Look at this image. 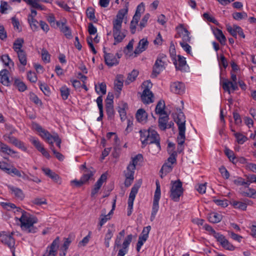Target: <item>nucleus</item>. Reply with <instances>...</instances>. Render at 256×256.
I'll return each instance as SVG.
<instances>
[{"label":"nucleus","instance_id":"f257e3e1","mask_svg":"<svg viewBox=\"0 0 256 256\" xmlns=\"http://www.w3.org/2000/svg\"><path fill=\"white\" fill-rule=\"evenodd\" d=\"M140 133L143 146L150 144V150L153 154L158 153L160 150V137L155 130L151 128L143 130H140Z\"/></svg>","mask_w":256,"mask_h":256},{"label":"nucleus","instance_id":"f03ea898","mask_svg":"<svg viewBox=\"0 0 256 256\" xmlns=\"http://www.w3.org/2000/svg\"><path fill=\"white\" fill-rule=\"evenodd\" d=\"M180 112L177 114V117L175 119V122L178 126V135L177 137L178 148L177 151L180 153L184 149V144L186 140V118L184 113Z\"/></svg>","mask_w":256,"mask_h":256},{"label":"nucleus","instance_id":"7ed1b4c3","mask_svg":"<svg viewBox=\"0 0 256 256\" xmlns=\"http://www.w3.org/2000/svg\"><path fill=\"white\" fill-rule=\"evenodd\" d=\"M171 188L170 190V198L176 202L180 201V197L183 194L184 189L182 182L178 180L175 181H171Z\"/></svg>","mask_w":256,"mask_h":256},{"label":"nucleus","instance_id":"20e7f679","mask_svg":"<svg viewBox=\"0 0 256 256\" xmlns=\"http://www.w3.org/2000/svg\"><path fill=\"white\" fill-rule=\"evenodd\" d=\"M166 56L164 54H160L152 67V71L151 74L152 78H156L160 73L166 68Z\"/></svg>","mask_w":256,"mask_h":256},{"label":"nucleus","instance_id":"39448f33","mask_svg":"<svg viewBox=\"0 0 256 256\" xmlns=\"http://www.w3.org/2000/svg\"><path fill=\"white\" fill-rule=\"evenodd\" d=\"M14 212L16 214L21 213L22 216L18 218L20 224H34L38 222V218L34 215L30 214L19 207L14 208Z\"/></svg>","mask_w":256,"mask_h":256},{"label":"nucleus","instance_id":"423d86ee","mask_svg":"<svg viewBox=\"0 0 256 256\" xmlns=\"http://www.w3.org/2000/svg\"><path fill=\"white\" fill-rule=\"evenodd\" d=\"M152 85V84L148 80L145 81L142 83V86L144 90L141 95V98L144 104H148L153 102L152 98L154 97V94L150 90Z\"/></svg>","mask_w":256,"mask_h":256},{"label":"nucleus","instance_id":"0eeeda50","mask_svg":"<svg viewBox=\"0 0 256 256\" xmlns=\"http://www.w3.org/2000/svg\"><path fill=\"white\" fill-rule=\"evenodd\" d=\"M112 34L114 40V44L120 42L126 36V34L122 30V25L112 24Z\"/></svg>","mask_w":256,"mask_h":256},{"label":"nucleus","instance_id":"6e6552de","mask_svg":"<svg viewBox=\"0 0 256 256\" xmlns=\"http://www.w3.org/2000/svg\"><path fill=\"white\" fill-rule=\"evenodd\" d=\"M156 190L154 192L152 216H154L158 211L159 206L158 202L160 198V186L158 180L156 181Z\"/></svg>","mask_w":256,"mask_h":256},{"label":"nucleus","instance_id":"1a4fd4ad","mask_svg":"<svg viewBox=\"0 0 256 256\" xmlns=\"http://www.w3.org/2000/svg\"><path fill=\"white\" fill-rule=\"evenodd\" d=\"M177 32L174 37L176 38H181L182 41L181 42H190V32L188 30L183 26L182 24H180L176 28Z\"/></svg>","mask_w":256,"mask_h":256},{"label":"nucleus","instance_id":"9d476101","mask_svg":"<svg viewBox=\"0 0 256 256\" xmlns=\"http://www.w3.org/2000/svg\"><path fill=\"white\" fill-rule=\"evenodd\" d=\"M142 181L139 180L137 183L135 184L132 188L128 202V207L130 209L132 208L134 201V200L136 196L138 193V190L140 187Z\"/></svg>","mask_w":256,"mask_h":256},{"label":"nucleus","instance_id":"9b49d317","mask_svg":"<svg viewBox=\"0 0 256 256\" xmlns=\"http://www.w3.org/2000/svg\"><path fill=\"white\" fill-rule=\"evenodd\" d=\"M14 232H12L10 234H7L6 232H3L2 234L0 236L1 240L2 242L7 245L12 250L14 246L15 241L14 238H12Z\"/></svg>","mask_w":256,"mask_h":256},{"label":"nucleus","instance_id":"f8f14e48","mask_svg":"<svg viewBox=\"0 0 256 256\" xmlns=\"http://www.w3.org/2000/svg\"><path fill=\"white\" fill-rule=\"evenodd\" d=\"M178 60L175 59L174 62L176 70H179L182 72H186V68L188 66L186 64L185 58L181 56L180 55H178Z\"/></svg>","mask_w":256,"mask_h":256},{"label":"nucleus","instance_id":"ddd939ff","mask_svg":"<svg viewBox=\"0 0 256 256\" xmlns=\"http://www.w3.org/2000/svg\"><path fill=\"white\" fill-rule=\"evenodd\" d=\"M104 58L106 64L110 67L116 66L118 64L119 61L116 58V56L111 53H106L104 51Z\"/></svg>","mask_w":256,"mask_h":256},{"label":"nucleus","instance_id":"4468645a","mask_svg":"<svg viewBox=\"0 0 256 256\" xmlns=\"http://www.w3.org/2000/svg\"><path fill=\"white\" fill-rule=\"evenodd\" d=\"M216 239L224 249L228 250H234L235 249V247L228 242L224 235L220 234Z\"/></svg>","mask_w":256,"mask_h":256},{"label":"nucleus","instance_id":"2eb2a0df","mask_svg":"<svg viewBox=\"0 0 256 256\" xmlns=\"http://www.w3.org/2000/svg\"><path fill=\"white\" fill-rule=\"evenodd\" d=\"M128 12V8L120 9L118 10L116 16V18L112 21V24H120L122 25L124 18L126 15L127 14Z\"/></svg>","mask_w":256,"mask_h":256},{"label":"nucleus","instance_id":"dca6fc26","mask_svg":"<svg viewBox=\"0 0 256 256\" xmlns=\"http://www.w3.org/2000/svg\"><path fill=\"white\" fill-rule=\"evenodd\" d=\"M184 88L185 86L184 84L180 82H174L170 85L171 91L176 94H182L184 92Z\"/></svg>","mask_w":256,"mask_h":256},{"label":"nucleus","instance_id":"f3484780","mask_svg":"<svg viewBox=\"0 0 256 256\" xmlns=\"http://www.w3.org/2000/svg\"><path fill=\"white\" fill-rule=\"evenodd\" d=\"M148 42L146 39L142 38L140 40L138 46L135 48L134 54L136 56L144 51L148 48Z\"/></svg>","mask_w":256,"mask_h":256},{"label":"nucleus","instance_id":"a211bd4d","mask_svg":"<svg viewBox=\"0 0 256 256\" xmlns=\"http://www.w3.org/2000/svg\"><path fill=\"white\" fill-rule=\"evenodd\" d=\"M56 24L67 38H72L71 30L68 26H66L64 22L60 21L56 22Z\"/></svg>","mask_w":256,"mask_h":256},{"label":"nucleus","instance_id":"6ab92c4d","mask_svg":"<svg viewBox=\"0 0 256 256\" xmlns=\"http://www.w3.org/2000/svg\"><path fill=\"white\" fill-rule=\"evenodd\" d=\"M230 87L232 88L233 90H236L238 89L236 82H233L226 80L222 82V88L225 91L228 92L229 94H230Z\"/></svg>","mask_w":256,"mask_h":256},{"label":"nucleus","instance_id":"aec40b11","mask_svg":"<svg viewBox=\"0 0 256 256\" xmlns=\"http://www.w3.org/2000/svg\"><path fill=\"white\" fill-rule=\"evenodd\" d=\"M8 188L16 198L20 200H22L24 198V194L21 189L12 186H8Z\"/></svg>","mask_w":256,"mask_h":256},{"label":"nucleus","instance_id":"412c9836","mask_svg":"<svg viewBox=\"0 0 256 256\" xmlns=\"http://www.w3.org/2000/svg\"><path fill=\"white\" fill-rule=\"evenodd\" d=\"M60 242V238L58 236L56 237V239L52 242L50 246V250L48 254V256H56L57 254V249L58 248V244Z\"/></svg>","mask_w":256,"mask_h":256},{"label":"nucleus","instance_id":"4be33fe9","mask_svg":"<svg viewBox=\"0 0 256 256\" xmlns=\"http://www.w3.org/2000/svg\"><path fill=\"white\" fill-rule=\"evenodd\" d=\"M91 169L85 170L80 178L84 184L88 182L94 176L96 172V170L92 167H91Z\"/></svg>","mask_w":256,"mask_h":256},{"label":"nucleus","instance_id":"5701e85b","mask_svg":"<svg viewBox=\"0 0 256 256\" xmlns=\"http://www.w3.org/2000/svg\"><path fill=\"white\" fill-rule=\"evenodd\" d=\"M9 72L6 69H4L0 72V82L4 86H8L10 80L8 77Z\"/></svg>","mask_w":256,"mask_h":256},{"label":"nucleus","instance_id":"b1692460","mask_svg":"<svg viewBox=\"0 0 256 256\" xmlns=\"http://www.w3.org/2000/svg\"><path fill=\"white\" fill-rule=\"evenodd\" d=\"M116 198L114 200L112 209L108 213V214H102L100 218V221L99 224H104L106 223L108 220H110L111 217V215L113 214V210H114L116 207Z\"/></svg>","mask_w":256,"mask_h":256},{"label":"nucleus","instance_id":"393cba45","mask_svg":"<svg viewBox=\"0 0 256 256\" xmlns=\"http://www.w3.org/2000/svg\"><path fill=\"white\" fill-rule=\"evenodd\" d=\"M214 34L221 44H225L226 40L222 30L216 28L214 30Z\"/></svg>","mask_w":256,"mask_h":256},{"label":"nucleus","instance_id":"a878e982","mask_svg":"<svg viewBox=\"0 0 256 256\" xmlns=\"http://www.w3.org/2000/svg\"><path fill=\"white\" fill-rule=\"evenodd\" d=\"M136 117L138 122H146V121L148 114L144 109L140 108L138 110L136 114Z\"/></svg>","mask_w":256,"mask_h":256},{"label":"nucleus","instance_id":"bb28decb","mask_svg":"<svg viewBox=\"0 0 256 256\" xmlns=\"http://www.w3.org/2000/svg\"><path fill=\"white\" fill-rule=\"evenodd\" d=\"M165 103L164 100H160L158 102L156 107V113L160 115L166 114V112L164 110Z\"/></svg>","mask_w":256,"mask_h":256},{"label":"nucleus","instance_id":"cd10ccee","mask_svg":"<svg viewBox=\"0 0 256 256\" xmlns=\"http://www.w3.org/2000/svg\"><path fill=\"white\" fill-rule=\"evenodd\" d=\"M24 44V40L22 38H18L16 39L13 44V49L16 52H20V51L24 50H22L23 44Z\"/></svg>","mask_w":256,"mask_h":256},{"label":"nucleus","instance_id":"c85d7f7f","mask_svg":"<svg viewBox=\"0 0 256 256\" xmlns=\"http://www.w3.org/2000/svg\"><path fill=\"white\" fill-rule=\"evenodd\" d=\"M165 116H161L158 119V126L162 130H164L167 128V123L168 122L169 118L166 114Z\"/></svg>","mask_w":256,"mask_h":256},{"label":"nucleus","instance_id":"c756f323","mask_svg":"<svg viewBox=\"0 0 256 256\" xmlns=\"http://www.w3.org/2000/svg\"><path fill=\"white\" fill-rule=\"evenodd\" d=\"M222 218V216L220 214L212 212L208 216V220L211 223H218Z\"/></svg>","mask_w":256,"mask_h":256},{"label":"nucleus","instance_id":"7c9ffc66","mask_svg":"<svg viewBox=\"0 0 256 256\" xmlns=\"http://www.w3.org/2000/svg\"><path fill=\"white\" fill-rule=\"evenodd\" d=\"M42 171L44 172L46 175L49 176L53 180L57 182L58 180L59 179V176L56 174L54 172H52L48 168H43L42 169Z\"/></svg>","mask_w":256,"mask_h":256},{"label":"nucleus","instance_id":"2f4dec72","mask_svg":"<svg viewBox=\"0 0 256 256\" xmlns=\"http://www.w3.org/2000/svg\"><path fill=\"white\" fill-rule=\"evenodd\" d=\"M86 15L90 20H92L94 22H98V20L95 16V10L93 8L90 6L87 8Z\"/></svg>","mask_w":256,"mask_h":256},{"label":"nucleus","instance_id":"473e14b6","mask_svg":"<svg viewBox=\"0 0 256 256\" xmlns=\"http://www.w3.org/2000/svg\"><path fill=\"white\" fill-rule=\"evenodd\" d=\"M14 85L20 92H24L27 88L24 83L18 78L14 80Z\"/></svg>","mask_w":256,"mask_h":256},{"label":"nucleus","instance_id":"72a5a7b5","mask_svg":"<svg viewBox=\"0 0 256 256\" xmlns=\"http://www.w3.org/2000/svg\"><path fill=\"white\" fill-rule=\"evenodd\" d=\"M138 72L136 70H133L130 73L128 74L127 79L125 81V84L127 85L134 82L138 76Z\"/></svg>","mask_w":256,"mask_h":256},{"label":"nucleus","instance_id":"f704fd0d","mask_svg":"<svg viewBox=\"0 0 256 256\" xmlns=\"http://www.w3.org/2000/svg\"><path fill=\"white\" fill-rule=\"evenodd\" d=\"M18 60L20 63L23 66H26L27 64V58L26 52L24 51H20V52H16Z\"/></svg>","mask_w":256,"mask_h":256},{"label":"nucleus","instance_id":"c9c22d12","mask_svg":"<svg viewBox=\"0 0 256 256\" xmlns=\"http://www.w3.org/2000/svg\"><path fill=\"white\" fill-rule=\"evenodd\" d=\"M148 236L146 234H140L139 236L138 240L136 244V250L139 252L141 248V247L144 244V242L147 240Z\"/></svg>","mask_w":256,"mask_h":256},{"label":"nucleus","instance_id":"e433bc0d","mask_svg":"<svg viewBox=\"0 0 256 256\" xmlns=\"http://www.w3.org/2000/svg\"><path fill=\"white\" fill-rule=\"evenodd\" d=\"M136 168L134 166L128 164L126 168V170L124 172L125 177H129L134 178V174Z\"/></svg>","mask_w":256,"mask_h":256},{"label":"nucleus","instance_id":"4c0bfd02","mask_svg":"<svg viewBox=\"0 0 256 256\" xmlns=\"http://www.w3.org/2000/svg\"><path fill=\"white\" fill-rule=\"evenodd\" d=\"M22 230L26 233H34L36 228L34 225H20Z\"/></svg>","mask_w":256,"mask_h":256},{"label":"nucleus","instance_id":"58836bf2","mask_svg":"<svg viewBox=\"0 0 256 256\" xmlns=\"http://www.w3.org/2000/svg\"><path fill=\"white\" fill-rule=\"evenodd\" d=\"M172 170V166L171 164H168V163L164 164L160 170V172L162 174L160 175V177L162 178L163 174H164L166 175L167 174L170 172Z\"/></svg>","mask_w":256,"mask_h":256},{"label":"nucleus","instance_id":"ea45409f","mask_svg":"<svg viewBox=\"0 0 256 256\" xmlns=\"http://www.w3.org/2000/svg\"><path fill=\"white\" fill-rule=\"evenodd\" d=\"M60 96L64 100H66L70 94V90L66 86H62L60 88Z\"/></svg>","mask_w":256,"mask_h":256},{"label":"nucleus","instance_id":"a19ab883","mask_svg":"<svg viewBox=\"0 0 256 256\" xmlns=\"http://www.w3.org/2000/svg\"><path fill=\"white\" fill-rule=\"evenodd\" d=\"M38 85L41 90L46 96H50V90L49 86L44 83H42L41 82H38Z\"/></svg>","mask_w":256,"mask_h":256},{"label":"nucleus","instance_id":"79ce46f5","mask_svg":"<svg viewBox=\"0 0 256 256\" xmlns=\"http://www.w3.org/2000/svg\"><path fill=\"white\" fill-rule=\"evenodd\" d=\"M150 17V14L148 13L146 14L143 16L139 24V28L138 29V30L141 31L143 29V28H144L146 26L148 20L149 19Z\"/></svg>","mask_w":256,"mask_h":256},{"label":"nucleus","instance_id":"37998d69","mask_svg":"<svg viewBox=\"0 0 256 256\" xmlns=\"http://www.w3.org/2000/svg\"><path fill=\"white\" fill-rule=\"evenodd\" d=\"M232 17L234 20H240L247 18L248 14L244 12H236L232 14Z\"/></svg>","mask_w":256,"mask_h":256},{"label":"nucleus","instance_id":"c03bdc74","mask_svg":"<svg viewBox=\"0 0 256 256\" xmlns=\"http://www.w3.org/2000/svg\"><path fill=\"white\" fill-rule=\"evenodd\" d=\"M143 158V156L141 154H138L134 157L132 158V160L130 162L129 164L134 166L136 168V166L138 164V162L141 161Z\"/></svg>","mask_w":256,"mask_h":256},{"label":"nucleus","instance_id":"a18cd8bd","mask_svg":"<svg viewBox=\"0 0 256 256\" xmlns=\"http://www.w3.org/2000/svg\"><path fill=\"white\" fill-rule=\"evenodd\" d=\"M234 135L236 138L237 142L239 144H243L248 140L246 136H244L240 133L236 132L234 133Z\"/></svg>","mask_w":256,"mask_h":256},{"label":"nucleus","instance_id":"49530a36","mask_svg":"<svg viewBox=\"0 0 256 256\" xmlns=\"http://www.w3.org/2000/svg\"><path fill=\"white\" fill-rule=\"evenodd\" d=\"M0 150L4 152L7 154L8 155H12V154H16V152L11 149L9 146H8L6 144H2V147H1Z\"/></svg>","mask_w":256,"mask_h":256},{"label":"nucleus","instance_id":"de8ad7c7","mask_svg":"<svg viewBox=\"0 0 256 256\" xmlns=\"http://www.w3.org/2000/svg\"><path fill=\"white\" fill-rule=\"evenodd\" d=\"M203 228L209 232V234L212 235L216 238L220 234L217 233L210 225H204Z\"/></svg>","mask_w":256,"mask_h":256},{"label":"nucleus","instance_id":"09e8293b","mask_svg":"<svg viewBox=\"0 0 256 256\" xmlns=\"http://www.w3.org/2000/svg\"><path fill=\"white\" fill-rule=\"evenodd\" d=\"M50 56L48 51L45 49L42 48V60L46 63H48L50 62Z\"/></svg>","mask_w":256,"mask_h":256},{"label":"nucleus","instance_id":"8fccbe9b","mask_svg":"<svg viewBox=\"0 0 256 256\" xmlns=\"http://www.w3.org/2000/svg\"><path fill=\"white\" fill-rule=\"evenodd\" d=\"M30 141L38 151H40L44 148L43 146L40 144V141L34 137H32L30 138Z\"/></svg>","mask_w":256,"mask_h":256},{"label":"nucleus","instance_id":"3c124183","mask_svg":"<svg viewBox=\"0 0 256 256\" xmlns=\"http://www.w3.org/2000/svg\"><path fill=\"white\" fill-rule=\"evenodd\" d=\"M113 236L112 232L111 230H108L105 236L104 244L106 248L110 246V240Z\"/></svg>","mask_w":256,"mask_h":256},{"label":"nucleus","instance_id":"603ef678","mask_svg":"<svg viewBox=\"0 0 256 256\" xmlns=\"http://www.w3.org/2000/svg\"><path fill=\"white\" fill-rule=\"evenodd\" d=\"M73 234H70L68 238H64L65 240L62 246L64 248L65 251H66V250L68 249L70 244L71 243L72 240H73Z\"/></svg>","mask_w":256,"mask_h":256},{"label":"nucleus","instance_id":"864d4df0","mask_svg":"<svg viewBox=\"0 0 256 256\" xmlns=\"http://www.w3.org/2000/svg\"><path fill=\"white\" fill-rule=\"evenodd\" d=\"M233 206L235 208H238L242 210H246V204L244 202L234 201Z\"/></svg>","mask_w":256,"mask_h":256},{"label":"nucleus","instance_id":"5fc2aeb1","mask_svg":"<svg viewBox=\"0 0 256 256\" xmlns=\"http://www.w3.org/2000/svg\"><path fill=\"white\" fill-rule=\"evenodd\" d=\"M238 26L236 25H234L233 27L230 26H226V30L234 38H236L238 32L236 31V27Z\"/></svg>","mask_w":256,"mask_h":256},{"label":"nucleus","instance_id":"6e6d98bb","mask_svg":"<svg viewBox=\"0 0 256 256\" xmlns=\"http://www.w3.org/2000/svg\"><path fill=\"white\" fill-rule=\"evenodd\" d=\"M28 23L30 26L31 28L33 30H38V22L35 20L34 18H32V20L30 18L28 19Z\"/></svg>","mask_w":256,"mask_h":256},{"label":"nucleus","instance_id":"4d7b16f0","mask_svg":"<svg viewBox=\"0 0 256 256\" xmlns=\"http://www.w3.org/2000/svg\"><path fill=\"white\" fill-rule=\"evenodd\" d=\"M132 234L128 235L124 239L122 243V247L127 248L132 241Z\"/></svg>","mask_w":256,"mask_h":256},{"label":"nucleus","instance_id":"13d9d810","mask_svg":"<svg viewBox=\"0 0 256 256\" xmlns=\"http://www.w3.org/2000/svg\"><path fill=\"white\" fill-rule=\"evenodd\" d=\"M228 236L234 240L238 241V242H240L242 237L240 235H238L233 232L228 231Z\"/></svg>","mask_w":256,"mask_h":256},{"label":"nucleus","instance_id":"bf43d9fd","mask_svg":"<svg viewBox=\"0 0 256 256\" xmlns=\"http://www.w3.org/2000/svg\"><path fill=\"white\" fill-rule=\"evenodd\" d=\"M32 203L38 206H41L43 204H46V200L44 198H36L34 199L32 201Z\"/></svg>","mask_w":256,"mask_h":256},{"label":"nucleus","instance_id":"052dcab7","mask_svg":"<svg viewBox=\"0 0 256 256\" xmlns=\"http://www.w3.org/2000/svg\"><path fill=\"white\" fill-rule=\"evenodd\" d=\"M203 16L208 20V21L211 22L216 25H218V21L212 16H210L208 13H204Z\"/></svg>","mask_w":256,"mask_h":256},{"label":"nucleus","instance_id":"680f3d73","mask_svg":"<svg viewBox=\"0 0 256 256\" xmlns=\"http://www.w3.org/2000/svg\"><path fill=\"white\" fill-rule=\"evenodd\" d=\"M219 170L224 178L226 179H228L229 178V172L224 166H222L220 168Z\"/></svg>","mask_w":256,"mask_h":256},{"label":"nucleus","instance_id":"e2e57ef3","mask_svg":"<svg viewBox=\"0 0 256 256\" xmlns=\"http://www.w3.org/2000/svg\"><path fill=\"white\" fill-rule=\"evenodd\" d=\"M170 156L168 158V161L169 162L171 163V165L176 163V156H177V152L176 151H173L172 152L170 153Z\"/></svg>","mask_w":256,"mask_h":256},{"label":"nucleus","instance_id":"0e129e2a","mask_svg":"<svg viewBox=\"0 0 256 256\" xmlns=\"http://www.w3.org/2000/svg\"><path fill=\"white\" fill-rule=\"evenodd\" d=\"M188 42H180V45L188 54H190L191 52V46L188 44Z\"/></svg>","mask_w":256,"mask_h":256},{"label":"nucleus","instance_id":"69168bd1","mask_svg":"<svg viewBox=\"0 0 256 256\" xmlns=\"http://www.w3.org/2000/svg\"><path fill=\"white\" fill-rule=\"evenodd\" d=\"M1 60L6 66H8L10 62H12L14 65V62H12L8 54L2 55L1 56Z\"/></svg>","mask_w":256,"mask_h":256},{"label":"nucleus","instance_id":"338daca9","mask_svg":"<svg viewBox=\"0 0 256 256\" xmlns=\"http://www.w3.org/2000/svg\"><path fill=\"white\" fill-rule=\"evenodd\" d=\"M233 117L236 124L239 125L242 123V120L240 116L235 111L233 112Z\"/></svg>","mask_w":256,"mask_h":256},{"label":"nucleus","instance_id":"774afa93","mask_svg":"<svg viewBox=\"0 0 256 256\" xmlns=\"http://www.w3.org/2000/svg\"><path fill=\"white\" fill-rule=\"evenodd\" d=\"M248 192H244V195L245 196L252 198H256V190H255L254 189L250 188H248Z\"/></svg>","mask_w":256,"mask_h":256}]
</instances>
